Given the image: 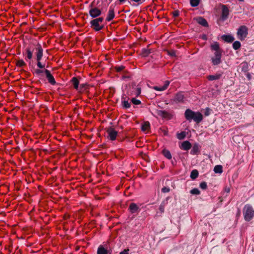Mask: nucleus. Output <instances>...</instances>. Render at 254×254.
I'll list each match as a JSON object with an SVG mask.
<instances>
[{
	"mask_svg": "<svg viewBox=\"0 0 254 254\" xmlns=\"http://www.w3.org/2000/svg\"><path fill=\"white\" fill-rule=\"evenodd\" d=\"M211 50L214 51L213 56L211 57L213 65H217L222 63V50L218 42H215L210 46Z\"/></svg>",
	"mask_w": 254,
	"mask_h": 254,
	"instance_id": "nucleus-1",
	"label": "nucleus"
},
{
	"mask_svg": "<svg viewBox=\"0 0 254 254\" xmlns=\"http://www.w3.org/2000/svg\"><path fill=\"white\" fill-rule=\"evenodd\" d=\"M184 115L186 119L190 122L193 120L197 124H199L203 120V116L201 113L193 111L190 109L185 111Z\"/></svg>",
	"mask_w": 254,
	"mask_h": 254,
	"instance_id": "nucleus-2",
	"label": "nucleus"
},
{
	"mask_svg": "<svg viewBox=\"0 0 254 254\" xmlns=\"http://www.w3.org/2000/svg\"><path fill=\"white\" fill-rule=\"evenodd\" d=\"M104 18L103 17H99L92 19L90 22V27L95 31H99L105 27V24H103Z\"/></svg>",
	"mask_w": 254,
	"mask_h": 254,
	"instance_id": "nucleus-3",
	"label": "nucleus"
},
{
	"mask_svg": "<svg viewBox=\"0 0 254 254\" xmlns=\"http://www.w3.org/2000/svg\"><path fill=\"white\" fill-rule=\"evenodd\" d=\"M243 215L246 221H250L254 216V209L250 204H246L243 208Z\"/></svg>",
	"mask_w": 254,
	"mask_h": 254,
	"instance_id": "nucleus-4",
	"label": "nucleus"
},
{
	"mask_svg": "<svg viewBox=\"0 0 254 254\" xmlns=\"http://www.w3.org/2000/svg\"><path fill=\"white\" fill-rule=\"evenodd\" d=\"M92 6L93 3H92L90 5V7H91V8L89 11V15L94 19L98 18V17L102 14V9H100L97 7H93Z\"/></svg>",
	"mask_w": 254,
	"mask_h": 254,
	"instance_id": "nucleus-5",
	"label": "nucleus"
},
{
	"mask_svg": "<svg viewBox=\"0 0 254 254\" xmlns=\"http://www.w3.org/2000/svg\"><path fill=\"white\" fill-rule=\"evenodd\" d=\"M248 28L245 25L241 26L239 28L237 31V35L241 40H243L247 37L248 34Z\"/></svg>",
	"mask_w": 254,
	"mask_h": 254,
	"instance_id": "nucleus-6",
	"label": "nucleus"
},
{
	"mask_svg": "<svg viewBox=\"0 0 254 254\" xmlns=\"http://www.w3.org/2000/svg\"><path fill=\"white\" fill-rule=\"evenodd\" d=\"M106 131L108 134V137L110 140L114 141L116 139L118 132L114 128L112 127H109L107 128Z\"/></svg>",
	"mask_w": 254,
	"mask_h": 254,
	"instance_id": "nucleus-7",
	"label": "nucleus"
},
{
	"mask_svg": "<svg viewBox=\"0 0 254 254\" xmlns=\"http://www.w3.org/2000/svg\"><path fill=\"white\" fill-rule=\"evenodd\" d=\"M34 45L35 46V49L36 50V60L42 59L43 55V49L41 45L38 43L36 45L34 44Z\"/></svg>",
	"mask_w": 254,
	"mask_h": 254,
	"instance_id": "nucleus-8",
	"label": "nucleus"
},
{
	"mask_svg": "<svg viewBox=\"0 0 254 254\" xmlns=\"http://www.w3.org/2000/svg\"><path fill=\"white\" fill-rule=\"evenodd\" d=\"M172 101L175 103H183L184 102V95L182 92L177 93L172 100Z\"/></svg>",
	"mask_w": 254,
	"mask_h": 254,
	"instance_id": "nucleus-9",
	"label": "nucleus"
},
{
	"mask_svg": "<svg viewBox=\"0 0 254 254\" xmlns=\"http://www.w3.org/2000/svg\"><path fill=\"white\" fill-rule=\"evenodd\" d=\"M229 15V9L226 5H222L221 19L223 21L226 20Z\"/></svg>",
	"mask_w": 254,
	"mask_h": 254,
	"instance_id": "nucleus-10",
	"label": "nucleus"
},
{
	"mask_svg": "<svg viewBox=\"0 0 254 254\" xmlns=\"http://www.w3.org/2000/svg\"><path fill=\"white\" fill-rule=\"evenodd\" d=\"M45 74L49 83L52 85H54L56 84V81L50 70H46L45 71Z\"/></svg>",
	"mask_w": 254,
	"mask_h": 254,
	"instance_id": "nucleus-11",
	"label": "nucleus"
},
{
	"mask_svg": "<svg viewBox=\"0 0 254 254\" xmlns=\"http://www.w3.org/2000/svg\"><path fill=\"white\" fill-rule=\"evenodd\" d=\"M157 115L162 118L171 119L172 118V115L166 111L158 110L157 111Z\"/></svg>",
	"mask_w": 254,
	"mask_h": 254,
	"instance_id": "nucleus-12",
	"label": "nucleus"
},
{
	"mask_svg": "<svg viewBox=\"0 0 254 254\" xmlns=\"http://www.w3.org/2000/svg\"><path fill=\"white\" fill-rule=\"evenodd\" d=\"M128 210L131 213L133 214L139 212L140 209L136 204L134 203H131L129 206Z\"/></svg>",
	"mask_w": 254,
	"mask_h": 254,
	"instance_id": "nucleus-13",
	"label": "nucleus"
},
{
	"mask_svg": "<svg viewBox=\"0 0 254 254\" xmlns=\"http://www.w3.org/2000/svg\"><path fill=\"white\" fill-rule=\"evenodd\" d=\"M115 11H114V8L112 6H111L109 8L107 16L106 18V20L107 21H111L115 17Z\"/></svg>",
	"mask_w": 254,
	"mask_h": 254,
	"instance_id": "nucleus-14",
	"label": "nucleus"
},
{
	"mask_svg": "<svg viewBox=\"0 0 254 254\" xmlns=\"http://www.w3.org/2000/svg\"><path fill=\"white\" fill-rule=\"evenodd\" d=\"M122 105L124 109H128L130 107L131 104L129 103L128 100H126V97L125 95H123L121 98Z\"/></svg>",
	"mask_w": 254,
	"mask_h": 254,
	"instance_id": "nucleus-15",
	"label": "nucleus"
},
{
	"mask_svg": "<svg viewBox=\"0 0 254 254\" xmlns=\"http://www.w3.org/2000/svg\"><path fill=\"white\" fill-rule=\"evenodd\" d=\"M97 254H112V251L107 250L102 245H100L97 250Z\"/></svg>",
	"mask_w": 254,
	"mask_h": 254,
	"instance_id": "nucleus-16",
	"label": "nucleus"
},
{
	"mask_svg": "<svg viewBox=\"0 0 254 254\" xmlns=\"http://www.w3.org/2000/svg\"><path fill=\"white\" fill-rule=\"evenodd\" d=\"M196 21L198 24L204 27H207L208 26V23L207 21L202 17L199 16L196 18Z\"/></svg>",
	"mask_w": 254,
	"mask_h": 254,
	"instance_id": "nucleus-17",
	"label": "nucleus"
},
{
	"mask_svg": "<svg viewBox=\"0 0 254 254\" xmlns=\"http://www.w3.org/2000/svg\"><path fill=\"white\" fill-rule=\"evenodd\" d=\"M200 146L199 144L195 143L193 144L192 148L190 151V154L192 155L197 154L200 152Z\"/></svg>",
	"mask_w": 254,
	"mask_h": 254,
	"instance_id": "nucleus-18",
	"label": "nucleus"
},
{
	"mask_svg": "<svg viewBox=\"0 0 254 254\" xmlns=\"http://www.w3.org/2000/svg\"><path fill=\"white\" fill-rule=\"evenodd\" d=\"M169 83H170L169 81H166L165 82V84H164L163 86H159V87L154 86L153 89L156 91H164L165 90H166L168 86H169Z\"/></svg>",
	"mask_w": 254,
	"mask_h": 254,
	"instance_id": "nucleus-19",
	"label": "nucleus"
},
{
	"mask_svg": "<svg viewBox=\"0 0 254 254\" xmlns=\"http://www.w3.org/2000/svg\"><path fill=\"white\" fill-rule=\"evenodd\" d=\"M70 82H71L72 84L73 85L74 88L76 90H78L79 89V81L76 77H72L70 80Z\"/></svg>",
	"mask_w": 254,
	"mask_h": 254,
	"instance_id": "nucleus-20",
	"label": "nucleus"
},
{
	"mask_svg": "<svg viewBox=\"0 0 254 254\" xmlns=\"http://www.w3.org/2000/svg\"><path fill=\"white\" fill-rule=\"evenodd\" d=\"M221 38L223 40L227 43H232L235 40L234 37L230 35H223Z\"/></svg>",
	"mask_w": 254,
	"mask_h": 254,
	"instance_id": "nucleus-21",
	"label": "nucleus"
},
{
	"mask_svg": "<svg viewBox=\"0 0 254 254\" xmlns=\"http://www.w3.org/2000/svg\"><path fill=\"white\" fill-rule=\"evenodd\" d=\"M182 149L184 150H188L191 147V144L189 141H184L180 147Z\"/></svg>",
	"mask_w": 254,
	"mask_h": 254,
	"instance_id": "nucleus-22",
	"label": "nucleus"
},
{
	"mask_svg": "<svg viewBox=\"0 0 254 254\" xmlns=\"http://www.w3.org/2000/svg\"><path fill=\"white\" fill-rule=\"evenodd\" d=\"M222 74L221 73H216L215 75H209L207 78L210 81L214 80H218L222 77Z\"/></svg>",
	"mask_w": 254,
	"mask_h": 254,
	"instance_id": "nucleus-23",
	"label": "nucleus"
},
{
	"mask_svg": "<svg viewBox=\"0 0 254 254\" xmlns=\"http://www.w3.org/2000/svg\"><path fill=\"white\" fill-rule=\"evenodd\" d=\"M162 153L163 156L166 157L167 159L170 160L172 158V155L169 150L166 149H164L162 151Z\"/></svg>",
	"mask_w": 254,
	"mask_h": 254,
	"instance_id": "nucleus-24",
	"label": "nucleus"
},
{
	"mask_svg": "<svg viewBox=\"0 0 254 254\" xmlns=\"http://www.w3.org/2000/svg\"><path fill=\"white\" fill-rule=\"evenodd\" d=\"M241 71L243 72H247L249 70V65L247 62H243L240 64Z\"/></svg>",
	"mask_w": 254,
	"mask_h": 254,
	"instance_id": "nucleus-25",
	"label": "nucleus"
},
{
	"mask_svg": "<svg viewBox=\"0 0 254 254\" xmlns=\"http://www.w3.org/2000/svg\"><path fill=\"white\" fill-rule=\"evenodd\" d=\"M47 70V69H35L34 70V73L39 77L40 78H42L43 76V73H45V71Z\"/></svg>",
	"mask_w": 254,
	"mask_h": 254,
	"instance_id": "nucleus-26",
	"label": "nucleus"
},
{
	"mask_svg": "<svg viewBox=\"0 0 254 254\" xmlns=\"http://www.w3.org/2000/svg\"><path fill=\"white\" fill-rule=\"evenodd\" d=\"M26 53L27 54L26 58L25 59L26 60H27V59L28 60H31L32 58V51L31 47H28L26 49Z\"/></svg>",
	"mask_w": 254,
	"mask_h": 254,
	"instance_id": "nucleus-27",
	"label": "nucleus"
},
{
	"mask_svg": "<svg viewBox=\"0 0 254 254\" xmlns=\"http://www.w3.org/2000/svg\"><path fill=\"white\" fill-rule=\"evenodd\" d=\"M151 53V49L143 48L141 50V55L142 57H147Z\"/></svg>",
	"mask_w": 254,
	"mask_h": 254,
	"instance_id": "nucleus-28",
	"label": "nucleus"
},
{
	"mask_svg": "<svg viewBox=\"0 0 254 254\" xmlns=\"http://www.w3.org/2000/svg\"><path fill=\"white\" fill-rule=\"evenodd\" d=\"M198 171L196 170H193L190 173V177L192 180H195L198 176Z\"/></svg>",
	"mask_w": 254,
	"mask_h": 254,
	"instance_id": "nucleus-29",
	"label": "nucleus"
},
{
	"mask_svg": "<svg viewBox=\"0 0 254 254\" xmlns=\"http://www.w3.org/2000/svg\"><path fill=\"white\" fill-rule=\"evenodd\" d=\"M150 128V124L149 122H145L141 126V130L145 131Z\"/></svg>",
	"mask_w": 254,
	"mask_h": 254,
	"instance_id": "nucleus-30",
	"label": "nucleus"
},
{
	"mask_svg": "<svg viewBox=\"0 0 254 254\" xmlns=\"http://www.w3.org/2000/svg\"><path fill=\"white\" fill-rule=\"evenodd\" d=\"M213 170L215 173L221 174L223 172L222 166L220 165H216L214 167Z\"/></svg>",
	"mask_w": 254,
	"mask_h": 254,
	"instance_id": "nucleus-31",
	"label": "nucleus"
},
{
	"mask_svg": "<svg viewBox=\"0 0 254 254\" xmlns=\"http://www.w3.org/2000/svg\"><path fill=\"white\" fill-rule=\"evenodd\" d=\"M241 46V44L238 41H235L233 44V48L235 50H237L239 49L240 48Z\"/></svg>",
	"mask_w": 254,
	"mask_h": 254,
	"instance_id": "nucleus-32",
	"label": "nucleus"
},
{
	"mask_svg": "<svg viewBox=\"0 0 254 254\" xmlns=\"http://www.w3.org/2000/svg\"><path fill=\"white\" fill-rule=\"evenodd\" d=\"M200 0H190V4L192 7H196L199 4Z\"/></svg>",
	"mask_w": 254,
	"mask_h": 254,
	"instance_id": "nucleus-33",
	"label": "nucleus"
},
{
	"mask_svg": "<svg viewBox=\"0 0 254 254\" xmlns=\"http://www.w3.org/2000/svg\"><path fill=\"white\" fill-rule=\"evenodd\" d=\"M16 65L17 66L22 67L26 65V64L23 60H19L16 61Z\"/></svg>",
	"mask_w": 254,
	"mask_h": 254,
	"instance_id": "nucleus-34",
	"label": "nucleus"
},
{
	"mask_svg": "<svg viewBox=\"0 0 254 254\" xmlns=\"http://www.w3.org/2000/svg\"><path fill=\"white\" fill-rule=\"evenodd\" d=\"M186 134L185 131H182L180 133L177 134V138L179 139H183L186 137Z\"/></svg>",
	"mask_w": 254,
	"mask_h": 254,
	"instance_id": "nucleus-35",
	"label": "nucleus"
},
{
	"mask_svg": "<svg viewBox=\"0 0 254 254\" xmlns=\"http://www.w3.org/2000/svg\"><path fill=\"white\" fill-rule=\"evenodd\" d=\"M190 193L194 195H199L200 193V191L197 188H194L190 191Z\"/></svg>",
	"mask_w": 254,
	"mask_h": 254,
	"instance_id": "nucleus-36",
	"label": "nucleus"
},
{
	"mask_svg": "<svg viewBox=\"0 0 254 254\" xmlns=\"http://www.w3.org/2000/svg\"><path fill=\"white\" fill-rule=\"evenodd\" d=\"M167 53L171 57H176V51L174 50H167Z\"/></svg>",
	"mask_w": 254,
	"mask_h": 254,
	"instance_id": "nucleus-37",
	"label": "nucleus"
},
{
	"mask_svg": "<svg viewBox=\"0 0 254 254\" xmlns=\"http://www.w3.org/2000/svg\"><path fill=\"white\" fill-rule=\"evenodd\" d=\"M41 59L36 60L37 61V65L40 69H45V64H42L40 61Z\"/></svg>",
	"mask_w": 254,
	"mask_h": 254,
	"instance_id": "nucleus-38",
	"label": "nucleus"
},
{
	"mask_svg": "<svg viewBox=\"0 0 254 254\" xmlns=\"http://www.w3.org/2000/svg\"><path fill=\"white\" fill-rule=\"evenodd\" d=\"M165 203L163 202L161 203L159 207V210L161 213H163L164 212L165 210Z\"/></svg>",
	"mask_w": 254,
	"mask_h": 254,
	"instance_id": "nucleus-39",
	"label": "nucleus"
},
{
	"mask_svg": "<svg viewBox=\"0 0 254 254\" xmlns=\"http://www.w3.org/2000/svg\"><path fill=\"white\" fill-rule=\"evenodd\" d=\"M212 112V110L211 109H210L208 107H207L205 109V111L204 112V115L205 116H209L211 114Z\"/></svg>",
	"mask_w": 254,
	"mask_h": 254,
	"instance_id": "nucleus-40",
	"label": "nucleus"
},
{
	"mask_svg": "<svg viewBox=\"0 0 254 254\" xmlns=\"http://www.w3.org/2000/svg\"><path fill=\"white\" fill-rule=\"evenodd\" d=\"M131 103L134 105H137L141 104V101L139 100L136 99L135 98H132L131 100Z\"/></svg>",
	"mask_w": 254,
	"mask_h": 254,
	"instance_id": "nucleus-41",
	"label": "nucleus"
},
{
	"mask_svg": "<svg viewBox=\"0 0 254 254\" xmlns=\"http://www.w3.org/2000/svg\"><path fill=\"white\" fill-rule=\"evenodd\" d=\"M199 187L202 190H206L207 188V183L205 182H202L200 184Z\"/></svg>",
	"mask_w": 254,
	"mask_h": 254,
	"instance_id": "nucleus-42",
	"label": "nucleus"
},
{
	"mask_svg": "<svg viewBox=\"0 0 254 254\" xmlns=\"http://www.w3.org/2000/svg\"><path fill=\"white\" fill-rule=\"evenodd\" d=\"M87 86L86 84H80L79 87V89L78 90L79 92H82L84 89H86V87Z\"/></svg>",
	"mask_w": 254,
	"mask_h": 254,
	"instance_id": "nucleus-43",
	"label": "nucleus"
},
{
	"mask_svg": "<svg viewBox=\"0 0 254 254\" xmlns=\"http://www.w3.org/2000/svg\"><path fill=\"white\" fill-rule=\"evenodd\" d=\"M124 68H125V66L123 65L118 66L115 67V69H116V71L118 72H120V71H122L124 69Z\"/></svg>",
	"mask_w": 254,
	"mask_h": 254,
	"instance_id": "nucleus-44",
	"label": "nucleus"
},
{
	"mask_svg": "<svg viewBox=\"0 0 254 254\" xmlns=\"http://www.w3.org/2000/svg\"><path fill=\"white\" fill-rule=\"evenodd\" d=\"M170 188L169 187H163L161 190L162 192L163 193L168 192L170 191Z\"/></svg>",
	"mask_w": 254,
	"mask_h": 254,
	"instance_id": "nucleus-45",
	"label": "nucleus"
},
{
	"mask_svg": "<svg viewBox=\"0 0 254 254\" xmlns=\"http://www.w3.org/2000/svg\"><path fill=\"white\" fill-rule=\"evenodd\" d=\"M179 14L180 12L178 10H176L172 12L173 16L174 17H178L179 15Z\"/></svg>",
	"mask_w": 254,
	"mask_h": 254,
	"instance_id": "nucleus-46",
	"label": "nucleus"
},
{
	"mask_svg": "<svg viewBox=\"0 0 254 254\" xmlns=\"http://www.w3.org/2000/svg\"><path fill=\"white\" fill-rule=\"evenodd\" d=\"M140 93H141L140 88H137L136 89V92L135 93V95L137 96L139 95L140 94Z\"/></svg>",
	"mask_w": 254,
	"mask_h": 254,
	"instance_id": "nucleus-47",
	"label": "nucleus"
},
{
	"mask_svg": "<svg viewBox=\"0 0 254 254\" xmlns=\"http://www.w3.org/2000/svg\"><path fill=\"white\" fill-rule=\"evenodd\" d=\"M128 249H125L124 251L120 253L119 254H128Z\"/></svg>",
	"mask_w": 254,
	"mask_h": 254,
	"instance_id": "nucleus-48",
	"label": "nucleus"
},
{
	"mask_svg": "<svg viewBox=\"0 0 254 254\" xmlns=\"http://www.w3.org/2000/svg\"><path fill=\"white\" fill-rule=\"evenodd\" d=\"M176 160H175V161L172 160V161H171V163H172V164L173 166H174V165H175L176 164Z\"/></svg>",
	"mask_w": 254,
	"mask_h": 254,
	"instance_id": "nucleus-49",
	"label": "nucleus"
},
{
	"mask_svg": "<svg viewBox=\"0 0 254 254\" xmlns=\"http://www.w3.org/2000/svg\"><path fill=\"white\" fill-rule=\"evenodd\" d=\"M225 191L227 192V193H229L230 191V188H227L225 189Z\"/></svg>",
	"mask_w": 254,
	"mask_h": 254,
	"instance_id": "nucleus-50",
	"label": "nucleus"
},
{
	"mask_svg": "<svg viewBox=\"0 0 254 254\" xmlns=\"http://www.w3.org/2000/svg\"><path fill=\"white\" fill-rule=\"evenodd\" d=\"M126 0H119L120 3H123V2H125Z\"/></svg>",
	"mask_w": 254,
	"mask_h": 254,
	"instance_id": "nucleus-51",
	"label": "nucleus"
},
{
	"mask_svg": "<svg viewBox=\"0 0 254 254\" xmlns=\"http://www.w3.org/2000/svg\"><path fill=\"white\" fill-rule=\"evenodd\" d=\"M202 39H203V40H206V39H207L206 36V35H203V36H202Z\"/></svg>",
	"mask_w": 254,
	"mask_h": 254,
	"instance_id": "nucleus-52",
	"label": "nucleus"
},
{
	"mask_svg": "<svg viewBox=\"0 0 254 254\" xmlns=\"http://www.w3.org/2000/svg\"><path fill=\"white\" fill-rule=\"evenodd\" d=\"M240 1H244V0H239Z\"/></svg>",
	"mask_w": 254,
	"mask_h": 254,
	"instance_id": "nucleus-53",
	"label": "nucleus"
},
{
	"mask_svg": "<svg viewBox=\"0 0 254 254\" xmlns=\"http://www.w3.org/2000/svg\"><path fill=\"white\" fill-rule=\"evenodd\" d=\"M110 1H112L113 0H109Z\"/></svg>",
	"mask_w": 254,
	"mask_h": 254,
	"instance_id": "nucleus-54",
	"label": "nucleus"
}]
</instances>
